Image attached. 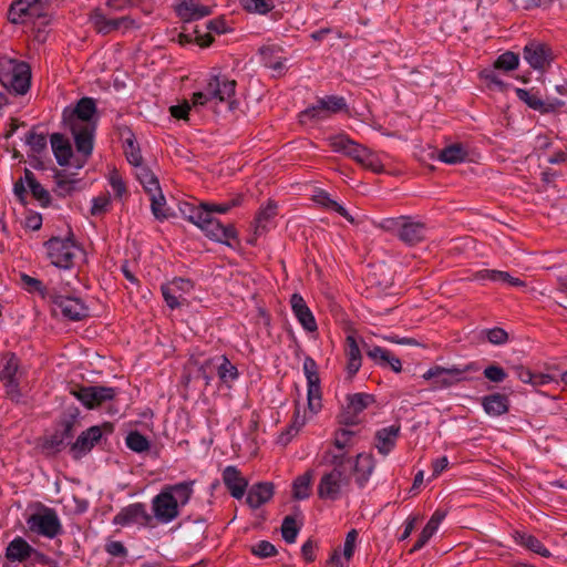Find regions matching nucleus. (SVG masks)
Returning a JSON list of instances; mask_svg holds the SVG:
<instances>
[{
	"mask_svg": "<svg viewBox=\"0 0 567 567\" xmlns=\"http://www.w3.org/2000/svg\"><path fill=\"white\" fill-rule=\"evenodd\" d=\"M200 229L213 240L228 244L229 239L236 237V230L231 225H223L218 219L210 214Z\"/></svg>",
	"mask_w": 567,
	"mask_h": 567,
	"instance_id": "nucleus-19",
	"label": "nucleus"
},
{
	"mask_svg": "<svg viewBox=\"0 0 567 567\" xmlns=\"http://www.w3.org/2000/svg\"><path fill=\"white\" fill-rule=\"evenodd\" d=\"M277 214V205L269 202L262 207L255 218V233L260 234L266 229V224Z\"/></svg>",
	"mask_w": 567,
	"mask_h": 567,
	"instance_id": "nucleus-41",
	"label": "nucleus"
},
{
	"mask_svg": "<svg viewBox=\"0 0 567 567\" xmlns=\"http://www.w3.org/2000/svg\"><path fill=\"white\" fill-rule=\"evenodd\" d=\"M516 539L519 542V544L524 545L529 550L543 556V557H549L550 553L547 548L543 546V544L534 536L527 535V534H520L517 533Z\"/></svg>",
	"mask_w": 567,
	"mask_h": 567,
	"instance_id": "nucleus-43",
	"label": "nucleus"
},
{
	"mask_svg": "<svg viewBox=\"0 0 567 567\" xmlns=\"http://www.w3.org/2000/svg\"><path fill=\"white\" fill-rule=\"evenodd\" d=\"M151 199V209L156 219L163 220L169 217L167 209L165 208L166 199L162 193V189L155 194H148Z\"/></svg>",
	"mask_w": 567,
	"mask_h": 567,
	"instance_id": "nucleus-42",
	"label": "nucleus"
},
{
	"mask_svg": "<svg viewBox=\"0 0 567 567\" xmlns=\"http://www.w3.org/2000/svg\"><path fill=\"white\" fill-rule=\"evenodd\" d=\"M95 112L96 105L94 100L91 97H82L73 111H64L63 121L66 125L76 122L81 124H92L90 121Z\"/></svg>",
	"mask_w": 567,
	"mask_h": 567,
	"instance_id": "nucleus-16",
	"label": "nucleus"
},
{
	"mask_svg": "<svg viewBox=\"0 0 567 567\" xmlns=\"http://www.w3.org/2000/svg\"><path fill=\"white\" fill-rule=\"evenodd\" d=\"M235 90V80L214 75L209 79L204 91L193 94V105L198 107L207 105L209 102H213L215 105L226 103L228 110L231 111L236 107Z\"/></svg>",
	"mask_w": 567,
	"mask_h": 567,
	"instance_id": "nucleus-3",
	"label": "nucleus"
},
{
	"mask_svg": "<svg viewBox=\"0 0 567 567\" xmlns=\"http://www.w3.org/2000/svg\"><path fill=\"white\" fill-rule=\"evenodd\" d=\"M352 466L357 473L358 485L363 487L375 467V461L371 454L361 453L357 456L355 463L352 462Z\"/></svg>",
	"mask_w": 567,
	"mask_h": 567,
	"instance_id": "nucleus-30",
	"label": "nucleus"
},
{
	"mask_svg": "<svg viewBox=\"0 0 567 567\" xmlns=\"http://www.w3.org/2000/svg\"><path fill=\"white\" fill-rule=\"evenodd\" d=\"M373 403V396L364 393H355L348 398L346 411L340 415V423L344 425L357 424V415Z\"/></svg>",
	"mask_w": 567,
	"mask_h": 567,
	"instance_id": "nucleus-17",
	"label": "nucleus"
},
{
	"mask_svg": "<svg viewBox=\"0 0 567 567\" xmlns=\"http://www.w3.org/2000/svg\"><path fill=\"white\" fill-rule=\"evenodd\" d=\"M524 59L534 69H543L553 59L551 50L544 43L530 42L524 48Z\"/></svg>",
	"mask_w": 567,
	"mask_h": 567,
	"instance_id": "nucleus-22",
	"label": "nucleus"
},
{
	"mask_svg": "<svg viewBox=\"0 0 567 567\" xmlns=\"http://www.w3.org/2000/svg\"><path fill=\"white\" fill-rule=\"evenodd\" d=\"M34 551V548L30 546L27 540L22 537H16L9 543L6 549V557L11 561H24L30 558Z\"/></svg>",
	"mask_w": 567,
	"mask_h": 567,
	"instance_id": "nucleus-31",
	"label": "nucleus"
},
{
	"mask_svg": "<svg viewBox=\"0 0 567 567\" xmlns=\"http://www.w3.org/2000/svg\"><path fill=\"white\" fill-rule=\"evenodd\" d=\"M126 445L130 450L141 453L150 449L147 439L137 431L128 433L126 436Z\"/></svg>",
	"mask_w": 567,
	"mask_h": 567,
	"instance_id": "nucleus-50",
	"label": "nucleus"
},
{
	"mask_svg": "<svg viewBox=\"0 0 567 567\" xmlns=\"http://www.w3.org/2000/svg\"><path fill=\"white\" fill-rule=\"evenodd\" d=\"M110 206V197L107 195H102L93 198L91 214L93 216L102 215L107 210Z\"/></svg>",
	"mask_w": 567,
	"mask_h": 567,
	"instance_id": "nucleus-61",
	"label": "nucleus"
},
{
	"mask_svg": "<svg viewBox=\"0 0 567 567\" xmlns=\"http://www.w3.org/2000/svg\"><path fill=\"white\" fill-rule=\"evenodd\" d=\"M476 370L477 368L475 363L452 365L450 368L433 365L423 373L422 378L426 381H431V386L433 390H443L466 381V373Z\"/></svg>",
	"mask_w": 567,
	"mask_h": 567,
	"instance_id": "nucleus-5",
	"label": "nucleus"
},
{
	"mask_svg": "<svg viewBox=\"0 0 567 567\" xmlns=\"http://www.w3.org/2000/svg\"><path fill=\"white\" fill-rule=\"evenodd\" d=\"M313 474L311 471L298 476L292 484L293 497L296 499H306L310 495Z\"/></svg>",
	"mask_w": 567,
	"mask_h": 567,
	"instance_id": "nucleus-40",
	"label": "nucleus"
},
{
	"mask_svg": "<svg viewBox=\"0 0 567 567\" xmlns=\"http://www.w3.org/2000/svg\"><path fill=\"white\" fill-rule=\"evenodd\" d=\"M346 357H347V373L351 379L360 370L362 363L361 351L353 336H348L346 339Z\"/></svg>",
	"mask_w": 567,
	"mask_h": 567,
	"instance_id": "nucleus-28",
	"label": "nucleus"
},
{
	"mask_svg": "<svg viewBox=\"0 0 567 567\" xmlns=\"http://www.w3.org/2000/svg\"><path fill=\"white\" fill-rule=\"evenodd\" d=\"M29 529L37 535L54 538L62 534V524L56 512L53 508L42 506V508L30 515L27 519Z\"/></svg>",
	"mask_w": 567,
	"mask_h": 567,
	"instance_id": "nucleus-6",
	"label": "nucleus"
},
{
	"mask_svg": "<svg viewBox=\"0 0 567 567\" xmlns=\"http://www.w3.org/2000/svg\"><path fill=\"white\" fill-rule=\"evenodd\" d=\"M487 340L493 344H504L508 340L507 332L502 328H493L485 330Z\"/></svg>",
	"mask_w": 567,
	"mask_h": 567,
	"instance_id": "nucleus-58",
	"label": "nucleus"
},
{
	"mask_svg": "<svg viewBox=\"0 0 567 567\" xmlns=\"http://www.w3.org/2000/svg\"><path fill=\"white\" fill-rule=\"evenodd\" d=\"M436 529L433 528L431 525L426 524L425 527L422 529L419 539L414 544L411 551H415L421 549L429 540L430 538L435 534Z\"/></svg>",
	"mask_w": 567,
	"mask_h": 567,
	"instance_id": "nucleus-64",
	"label": "nucleus"
},
{
	"mask_svg": "<svg viewBox=\"0 0 567 567\" xmlns=\"http://www.w3.org/2000/svg\"><path fill=\"white\" fill-rule=\"evenodd\" d=\"M404 217L405 216L385 218L378 224V227L384 231L395 234L400 238L401 226L404 221Z\"/></svg>",
	"mask_w": 567,
	"mask_h": 567,
	"instance_id": "nucleus-55",
	"label": "nucleus"
},
{
	"mask_svg": "<svg viewBox=\"0 0 567 567\" xmlns=\"http://www.w3.org/2000/svg\"><path fill=\"white\" fill-rule=\"evenodd\" d=\"M313 200L327 209L337 212L348 221L352 224L354 223V218L348 213V210L342 205L333 200L328 193L323 190L318 192L316 195H313Z\"/></svg>",
	"mask_w": 567,
	"mask_h": 567,
	"instance_id": "nucleus-39",
	"label": "nucleus"
},
{
	"mask_svg": "<svg viewBox=\"0 0 567 567\" xmlns=\"http://www.w3.org/2000/svg\"><path fill=\"white\" fill-rule=\"evenodd\" d=\"M332 470L324 473L318 484V496L321 499L336 501L349 487L353 473L352 460L344 453L333 455Z\"/></svg>",
	"mask_w": 567,
	"mask_h": 567,
	"instance_id": "nucleus-2",
	"label": "nucleus"
},
{
	"mask_svg": "<svg viewBox=\"0 0 567 567\" xmlns=\"http://www.w3.org/2000/svg\"><path fill=\"white\" fill-rule=\"evenodd\" d=\"M400 432L401 426L395 424L378 430L374 435L377 451L383 456L389 455L396 445Z\"/></svg>",
	"mask_w": 567,
	"mask_h": 567,
	"instance_id": "nucleus-21",
	"label": "nucleus"
},
{
	"mask_svg": "<svg viewBox=\"0 0 567 567\" xmlns=\"http://www.w3.org/2000/svg\"><path fill=\"white\" fill-rule=\"evenodd\" d=\"M275 52V49L274 48H270V47H264L260 49V55L262 58V62L264 64L274 70L275 72H277L278 74H281L282 71L285 70V60H267V54L268 53H274Z\"/></svg>",
	"mask_w": 567,
	"mask_h": 567,
	"instance_id": "nucleus-54",
	"label": "nucleus"
},
{
	"mask_svg": "<svg viewBox=\"0 0 567 567\" xmlns=\"http://www.w3.org/2000/svg\"><path fill=\"white\" fill-rule=\"evenodd\" d=\"M467 151L458 143L449 145L439 153V159L446 164L462 163L467 158Z\"/></svg>",
	"mask_w": 567,
	"mask_h": 567,
	"instance_id": "nucleus-35",
	"label": "nucleus"
},
{
	"mask_svg": "<svg viewBox=\"0 0 567 567\" xmlns=\"http://www.w3.org/2000/svg\"><path fill=\"white\" fill-rule=\"evenodd\" d=\"M151 519L152 517L146 512L145 505L135 503L124 507L120 513H117L113 518V523L121 526L128 524L146 525Z\"/></svg>",
	"mask_w": 567,
	"mask_h": 567,
	"instance_id": "nucleus-15",
	"label": "nucleus"
},
{
	"mask_svg": "<svg viewBox=\"0 0 567 567\" xmlns=\"http://www.w3.org/2000/svg\"><path fill=\"white\" fill-rule=\"evenodd\" d=\"M33 197L38 199L42 205H48L50 203V194L49 192L39 183L35 182L29 186Z\"/></svg>",
	"mask_w": 567,
	"mask_h": 567,
	"instance_id": "nucleus-63",
	"label": "nucleus"
},
{
	"mask_svg": "<svg viewBox=\"0 0 567 567\" xmlns=\"http://www.w3.org/2000/svg\"><path fill=\"white\" fill-rule=\"evenodd\" d=\"M516 95L530 109L539 111L540 113L555 112L557 109L565 105V102L558 99H547L544 101L537 94H534L525 89H516Z\"/></svg>",
	"mask_w": 567,
	"mask_h": 567,
	"instance_id": "nucleus-18",
	"label": "nucleus"
},
{
	"mask_svg": "<svg viewBox=\"0 0 567 567\" xmlns=\"http://www.w3.org/2000/svg\"><path fill=\"white\" fill-rule=\"evenodd\" d=\"M518 66V55L507 51L501 54L494 62V68L504 71H512Z\"/></svg>",
	"mask_w": 567,
	"mask_h": 567,
	"instance_id": "nucleus-52",
	"label": "nucleus"
},
{
	"mask_svg": "<svg viewBox=\"0 0 567 567\" xmlns=\"http://www.w3.org/2000/svg\"><path fill=\"white\" fill-rule=\"evenodd\" d=\"M303 373L307 379L308 385V409L315 414L321 409V388L320 378L318 372V365L311 357H306L303 361Z\"/></svg>",
	"mask_w": 567,
	"mask_h": 567,
	"instance_id": "nucleus-11",
	"label": "nucleus"
},
{
	"mask_svg": "<svg viewBox=\"0 0 567 567\" xmlns=\"http://www.w3.org/2000/svg\"><path fill=\"white\" fill-rule=\"evenodd\" d=\"M54 183L55 194L60 197H65L76 190V185L80 183V181L70 177L65 172L60 171L54 174Z\"/></svg>",
	"mask_w": 567,
	"mask_h": 567,
	"instance_id": "nucleus-36",
	"label": "nucleus"
},
{
	"mask_svg": "<svg viewBox=\"0 0 567 567\" xmlns=\"http://www.w3.org/2000/svg\"><path fill=\"white\" fill-rule=\"evenodd\" d=\"M482 405L488 415L499 416L507 413L509 402L506 395L495 393L483 398Z\"/></svg>",
	"mask_w": 567,
	"mask_h": 567,
	"instance_id": "nucleus-33",
	"label": "nucleus"
},
{
	"mask_svg": "<svg viewBox=\"0 0 567 567\" xmlns=\"http://www.w3.org/2000/svg\"><path fill=\"white\" fill-rule=\"evenodd\" d=\"M47 254L51 264L58 268L70 269L80 250L71 237H52L45 243Z\"/></svg>",
	"mask_w": 567,
	"mask_h": 567,
	"instance_id": "nucleus-7",
	"label": "nucleus"
},
{
	"mask_svg": "<svg viewBox=\"0 0 567 567\" xmlns=\"http://www.w3.org/2000/svg\"><path fill=\"white\" fill-rule=\"evenodd\" d=\"M327 142L333 152L342 153L343 155L348 156V152H350V147H352V143L354 141L344 134H338L328 137Z\"/></svg>",
	"mask_w": 567,
	"mask_h": 567,
	"instance_id": "nucleus-46",
	"label": "nucleus"
},
{
	"mask_svg": "<svg viewBox=\"0 0 567 567\" xmlns=\"http://www.w3.org/2000/svg\"><path fill=\"white\" fill-rule=\"evenodd\" d=\"M22 282L29 291H38L43 298L50 299L51 292H54L56 287L44 286L40 280L28 275L21 276Z\"/></svg>",
	"mask_w": 567,
	"mask_h": 567,
	"instance_id": "nucleus-44",
	"label": "nucleus"
},
{
	"mask_svg": "<svg viewBox=\"0 0 567 567\" xmlns=\"http://www.w3.org/2000/svg\"><path fill=\"white\" fill-rule=\"evenodd\" d=\"M209 208L210 206L208 203H200L194 209L193 215H189V221L200 228L205 223V219H207L208 216L213 214Z\"/></svg>",
	"mask_w": 567,
	"mask_h": 567,
	"instance_id": "nucleus-53",
	"label": "nucleus"
},
{
	"mask_svg": "<svg viewBox=\"0 0 567 567\" xmlns=\"http://www.w3.org/2000/svg\"><path fill=\"white\" fill-rule=\"evenodd\" d=\"M357 538L358 532L355 529H351L346 536V542L343 545V556L347 561L353 556Z\"/></svg>",
	"mask_w": 567,
	"mask_h": 567,
	"instance_id": "nucleus-62",
	"label": "nucleus"
},
{
	"mask_svg": "<svg viewBox=\"0 0 567 567\" xmlns=\"http://www.w3.org/2000/svg\"><path fill=\"white\" fill-rule=\"evenodd\" d=\"M344 110H347L344 97L329 95L319 99L316 104L302 111L299 114V120L302 124L308 120L322 121Z\"/></svg>",
	"mask_w": 567,
	"mask_h": 567,
	"instance_id": "nucleus-8",
	"label": "nucleus"
},
{
	"mask_svg": "<svg viewBox=\"0 0 567 567\" xmlns=\"http://www.w3.org/2000/svg\"><path fill=\"white\" fill-rule=\"evenodd\" d=\"M208 365H214L217 369L218 377L223 382L234 381L238 377L237 368L234 364H231L230 361L225 355H220L207 360L205 364L200 368V371L203 373V377L206 379L207 384L209 383V377L206 374V367Z\"/></svg>",
	"mask_w": 567,
	"mask_h": 567,
	"instance_id": "nucleus-25",
	"label": "nucleus"
},
{
	"mask_svg": "<svg viewBox=\"0 0 567 567\" xmlns=\"http://www.w3.org/2000/svg\"><path fill=\"white\" fill-rule=\"evenodd\" d=\"M299 533V527L297 526V522L292 516H286L284 518L281 525V535L282 538L288 543L292 544L296 542V538Z\"/></svg>",
	"mask_w": 567,
	"mask_h": 567,
	"instance_id": "nucleus-51",
	"label": "nucleus"
},
{
	"mask_svg": "<svg viewBox=\"0 0 567 567\" xmlns=\"http://www.w3.org/2000/svg\"><path fill=\"white\" fill-rule=\"evenodd\" d=\"M124 152L130 164H132L135 167L142 165L141 150L136 145L133 135L125 140Z\"/></svg>",
	"mask_w": 567,
	"mask_h": 567,
	"instance_id": "nucleus-49",
	"label": "nucleus"
},
{
	"mask_svg": "<svg viewBox=\"0 0 567 567\" xmlns=\"http://www.w3.org/2000/svg\"><path fill=\"white\" fill-rule=\"evenodd\" d=\"M25 144L29 146L32 154H40L47 148V136L43 133H38L33 128L27 134Z\"/></svg>",
	"mask_w": 567,
	"mask_h": 567,
	"instance_id": "nucleus-45",
	"label": "nucleus"
},
{
	"mask_svg": "<svg viewBox=\"0 0 567 567\" xmlns=\"http://www.w3.org/2000/svg\"><path fill=\"white\" fill-rule=\"evenodd\" d=\"M274 495L271 483H258L248 491L246 502L251 508H258L267 503Z\"/></svg>",
	"mask_w": 567,
	"mask_h": 567,
	"instance_id": "nucleus-29",
	"label": "nucleus"
},
{
	"mask_svg": "<svg viewBox=\"0 0 567 567\" xmlns=\"http://www.w3.org/2000/svg\"><path fill=\"white\" fill-rule=\"evenodd\" d=\"M162 293L171 309L178 308L186 302V298L183 297V293H177L176 286H162Z\"/></svg>",
	"mask_w": 567,
	"mask_h": 567,
	"instance_id": "nucleus-47",
	"label": "nucleus"
},
{
	"mask_svg": "<svg viewBox=\"0 0 567 567\" xmlns=\"http://www.w3.org/2000/svg\"><path fill=\"white\" fill-rule=\"evenodd\" d=\"M178 17L186 21L197 20L212 13V9L200 4L197 0H178L176 7Z\"/></svg>",
	"mask_w": 567,
	"mask_h": 567,
	"instance_id": "nucleus-27",
	"label": "nucleus"
},
{
	"mask_svg": "<svg viewBox=\"0 0 567 567\" xmlns=\"http://www.w3.org/2000/svg\"><path fill=\"white\" fill-rule=\"evenodd\" d=\"M251 551L254 555L261 558L271 557L277 553L275 546L267 540H261L255 546H252Z\"/></svg>",
	"mask_w": 567,
	"mask_h": 567,
	"instance_id": "nucleus-57",
	"label": "nucleus"
},
{
	"mask_svg": "<svg viewBox=\"0 0 567 567\" xmlns=\"http://www.w3.org/2000/svg\"><path fill=\"white\" fill-rule=\"evenodd\" d=\"M0 83L9 92L25 94L31 83L30 65L9 56L0 58Z\"/></svg>",
	"mask_w": 567,
	"mask_h": 567,
	"instance_id": "nucleus-4",
	"label": "nucleus"
},
{
	"mask_svg": "<svg viewBox=\"0 0 567 567\" xmlns=\"http://www.w3.org/2000/svg\"><path fill=\"white\" fill-rule=\"evenodd\" d=\"M103 432L112 433L113 424L104 423L102 426H91L86 431L82 432L71 447L75 457H79L91 451L94 444L102 437Z\"/></svg>",
	"mask_w": 567,
	"mask_h": 567,
	"instance_id": "nucleus-13",
	"label": "nucleus"
},
{
	"mask_svg": "<svg viewBox=\"0 0 567 567\" xmlns=\"http://www.w3.org/2000/svg\"><path fill=\"white\" fill-rule=\"evenodd\" d=\"M48 2L49 0H19L14 6L11 7V21L13 23H18L19 19L23 16H33L35 13V4H44Z\"/></svg>",
	"mask_w": 567,
	"mask_h": 567,
	"instance_id": "nucleus-38",
	"label": "nucleus"
},
{
	"mask_svg": "<svg viewBox=\"0 0 567 567\" xmlns=\"http://www.w3.org/2000/svg\"><path fill=\"white\" fill-rule=\"evenodd\" d=\"M484 377L492 382L499 383L505 380L506 372L504 371L503 368L493 364V365H488L487 368H485Z\"/></svg>",
	"mask_w": 567,
	"mask_h": 567,
	"instance_id": "nucleus-60",
	"label": "nucleus"
},
{
	"mask_svg": "<svg viewBox=\"0 0 567 567\" xmlns=\"http://www.w3.org/2000/svg\"><path fill=\"white\" fill-rule=\"evenodd\" d=\"M90 21L97 33L109 34L117 31L116 18H106V16L100 9H95L90 14Z\"/></svg>",
	"mask_w": 567,
	"mask_h": 567,
	"instance_id": "nucleus-34",
	"label": "nucleus"
},
{
	"mask_svg": "<svg viewBox=\"0 0 567 567\" xmlns=\"http://www.w3.org/2000/svg\"><path fill=\"white\" fill-rule=\"evenodd\" d=\"M74 395L87 409H94L114 399L116 390L109 386H75L71 389Z\"/></svg>",
	"mask_w": 567,
	"mask_h": 567,
	"instance_id": "nucleus-12",
	"label": "nucleus"
},
{
	"mask_svg": "<svg viewBox=\"0 0 567 567\" xmlns=\"http://www.w3.org/2000/svg\"><path fill=\"white\" fill-rule=\"evenodd\" d=\"M308 417L307 414H300V411L297 409L293 415V420L289 429L286 433H282L280 436V442L282 444H287L290 439L298 433V431L306 424Z\"/></svg>",
	"mask_w": 567,
	"mask_h": 567,
	"instance_id": "nucleus-48",
	"label": "nucleus"
},
{
	"mask_svg": "<svg viewBox=\"0 0 567 567\" xmlns=\"http://www.w3.org/2000/svg\"><path fill=\"white\" fill-rule=\"evenodd\" d=\"M290 305L293 315L298 319L299 323L308 332L317 331V322L316 319L307 306L306 301L299 293H293L290 298Z\"/></svg>",
	"mask_w": 567,
	"mask_h": 567,
	"instance_id": "nucleus-24",
	"label": "nucleus"
},
{
	"mask_svg": "<svg viewBox=\"0 0 567 567\" xmlns=\"http://www.w3.org/2000/svg\"><path fill=\"white\" fill-rule=\"evenodd\" d=\"M21 375L22 372L20 371L19 359L13 353L7 355L6 362L0 370V381L6 388L8 398L16 402L21 398L19 389Z\"/></svg>",
	"mask_w": 567,
	"mask_h": 567,
	"instance_id": "nucleus-10",
	"label": "nucleus"
},
{
	"mask_svg": "<svg viewBox=\"0 0 567 567\" xmlns=\"http://www.w3.org/2000/svg\"><path fill=\"white\" fill-rule=\"evenodd\" d=\"M73 134L76 151L84 157H89L93 150L94 124L72 123L68 125Z\"/></svg>",
	"mask_w": 567,
	"mask_h": 567,
	"instance_id": "nucleus-14",
	"label": "nucleus"
},
{
	"mask_svg": "<svg viewBox=\"0 0 567 567\" xmlns=\"http://www.w3.org/2000/svg\"><path fill=\"white\" fill-rule=\"evenodd\" d=\"M426 226L425 224L414 220L413 218L405 216L404 221L401 226L400 240L404 244L413 246L422 241L425 238Z\"/></svg>",
	"mask_w": 567,
	"mask_h": 567,
	"instance_id": "nucleus-26",
	"label": "nucleus"
},
{
	"mask_svg": "<svg viewBox=\"0 0 567 567\" xmlns=\"http://www.w3.org/2000/svg\"><path fill=\"white\" fill-rule=\"evenodd\" d=\"M350 152H348V157L355 161L361 166L371 169L374 173H380L383 169V165L379 158V156L364 147L363 145L358 144L357 142L352 143V147H350Z\"/></svg>",
	"mask_w": 567,
	"mask_h": 567,
	"instance_id": "nucleus-20",
	"label": "nucleus"
},
{
	"mask_svg": "<svg viewBox=\"0 0 567 567\" xmlns=\"http://www.w3.org/2000/svg\"><path fill=\"white\" fill-rule=\"evenodd\" d=\"M243 8L249 12L266 13L272 8L266 0H240Z\"/></svg>",
	"mask_w": 567,
	"mask_h": 567,
	"instance_id": "nucleus-56",
	"label": "nucleus"
},
{
	"mask_svg": "<svg viewBox=\"0 0 567 567\" xmlns=\"http://www.w3.org/2000/svg\"><path fill=\"white\" fill-rule=\"evenodd\" d=\"M223 482L234 498L240 499L247 489L248 481L241 475L240 471L233 465L223 471Z\"/></svg>",
	"mask_w": 567,
	"mask_h": 567,
	"instance_id": "nucleus-23",
	"label": "nucleus"
},
{
	"mask_svg": "<svg viewBox=\"0 0 567 567\" xmlns=\"http://www.w3.org/2000/svg\"><path fill=\"white\" fill-rule=\"evenodd\" d=\"M241 199H243V197L240 195H237L235 198H233L226 203L209 204V206H210L209 209L212 213L226 214L231 208L239 206L241 204Z\"/></svg>",
	"mask_w": 567,
	"mask_h": 567,
	"instance_id": "nucleus-59",
	"label": "nucleus"
},
{
	"mask_svg": "<svg viewBox=\"0 0 567 567\" xmlns=\"http://www.w3.org/2000/svg\"><path fill=\"white\" fill-rule=\"evenodd\" d=\"M194 482H182L166 485L152 501V509L155 518L167 524L179 515V507L186 505L193 494Z\"/></svg>",
	"mask_w": 567,
	"mask_h": 567,
	"instance_id": "nucleus-1",
	"label": "nucleus"
},
{
	"mask_svg": "<svg viewBox=\"0 0 567 567\" xmlns=\"http://www.w3.org/2000/svg\"><path fill=\"white\" fill-rule=\"evenodd\" d=\"M135 175L147 194H155L161 189L158 178L148 167H136Z\"/></svg>",
	"mask_w": 567,
	"mask_h": 567,
	"instance_id": "nucleus-37",
	"label": "nucleus"
},
{
	"mask_svg": "<svg viewBox=\"0 0 567 567\" xmlns=\"http://www.w3.org/2000/svg\"><path fill=\"white\" fill-rule=\"evenodd\" d=\"M51 147L59 165H68L72 156L70 142L62 134L55 133L51 135Z\"/></svg>",
	"mask_w": 567,
	"mask_h": 567,
	"instance_id": "nucleus-32",
	"label": "nucleus"
},
{
	"mask_svg": "<svg viewBox=\"0 0 567 567\" xmlns=\"http://www.w3.org/2000/svg\"><path fill=\"white\" fill-rule=\"evenodd\" d=\"M49 300L53 306V311H60L70 320L79 321L89 315V309L81 299L64 296L56 288L54 292H51Z\"/></svg>",
	"mask_w": 567,
	"mask_h": 567,
	"instance_id": "nucleus-9",
	"label": "nucleus"
}]
</instances>
